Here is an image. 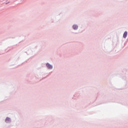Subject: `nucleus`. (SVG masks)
I'll list each match as a JSON object with an SVG mask.
<instances>
[{"instance_id": "nucleus-4", "label": "nucleus", "mask_w": 128, "mask_h": 128, "mask_svg": "<svg viewBox=\"0 0 128 128\" xmlns=\"http://www.w3.org/2000/svg\"><path fill=\"white\" fill-rule=\"evenodd\" d=\"M78 26L77 25H74L73 28L74 30H78Z\"/></svg>"}, {"instance_id": "nucleus-2", "label": "nucleus", "mask_w": 128, "mask_h": 128, "mask_svg": "<svg viewBox=\"0 0 128 128\" xmlns=\"http://www.w3.org/2000/svg\"><path fill=\"white\" fill-rule=\"evenodd\" d=\"M128 36V32H125L124 34V35H123V38H126Z\"/></svg>"}, {"instance_id": "nucleus-3", "label": "nucleus", "mask_w": 128, "mask_h": 128, "mask_svg": "<svg viewBox=\"0 0 128 128\" xmlns=\"http://www.w3.org/2000/svg\"><path fill=\"white\" fill-rule=\"evenodd\" d=\"M6 122H10V118H6Z\"/></svg>"}, {"instance_id": "nucleus-1", "label": "nucleus", "mask_w": 128, "mask_h": 128, "mask_svg": "<svg viewBox=\"0 0 128 128\" xmlns=\"http://www.w3.org/2000/svg\"><path fill=\"white\" fill-rule=\"evenodd\" d=\"M48 68H49L50 70H52V66L50 65V64L48 63L46 64Z\"/></svg>"}]
</instances>
